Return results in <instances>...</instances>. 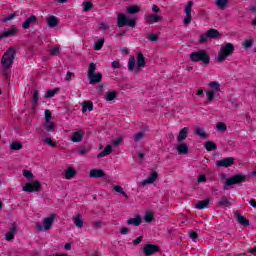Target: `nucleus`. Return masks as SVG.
<instances>
[{"label":"nucleus","mask_w":256,"mask_h":256,"mask_svg":"<svg viewBox=\"0 0 256 256\" xmlns=\"http://www.w3.org/2000/svg\"><path fill=\"white\" fill-rule=\"evenodd\" d=\"M189 236L192 239V241H197V232H189Z\"/></svg>","instance_id":"obj_58"},{"label":"nucleus","mask_w":256,"mask_h":256,"mask_svg":"<svg viewBox=\"0 0 256 256\" xmlns=\"http://www.w3.org/2000/svg\"><path fill=\"white\" fill-rule=\"evenodd\" d=\"M208 88L205 91L206 99L208 103H213L215 97H219V93H221V83L217 81H210L206 84Z\"/></svg>","instance_id":"obj_4"},{"label":"nucleus","mask_w":256,"mask_h":256,"mask_svg":"<svg viewBox=\"0 0 256 256\" xmlns=\"http://www.w3.org/2000/svg\"><path fill=\"white\" fill-rule=\"evenodd\" d=\"M247 175L240 173L236 174L228 179H226V182L224 183V189L227 190L231 185H237L239 183H245L247 181Z\"/></svg>","instance_id":"obj_10"},{"label":"nucleus","mask_w":256,"mask_h":256,"mask_svg":"<svg viewBox=\"0 0 256 256\" xmlns=\"http://www.w3.org/2000/svg\"><path fill=\"white\" fill-rule=\"evenodd\" d=\"M195 133H196V135H198L202 139H205V137H207V134H205V130L203 128H197L195 130Z\"/></svg>","instance_id":"obj_47"},{"label":"nucleus","mask_w":256,"mask_h":256,"mask_svg":"<svg viewBox=\"0 0 256 256\" xmlns=\"http://www.w3.org/2000/svg\"><path fill=\"white\" fill-rule=\"evenodd\" d=\"M44 115H45V123L51 121V118L53 117L51 110H45Z\"/></svg>","instance_id":"obj_51"},{"label":"nucleus","mask_w":256,"mask_h":256,"mask_svg":"<svg viewBox=\"0 0 256 256\" xmlns=\"http://www.w3.org/2000/svg\"><path fill=\"white\" fill-rule=\"evenodd\" d=\"M218 205L220 207H229V200L227 198H222L219 202Z\"/></svg>","instance_id":"obj_49"},{"label":"nucleus","mask_w":256,"mask_h":256,"mask_svg":"<svg viewBox=\"0 0 256 256\" xmlns=\"http://www.w3.org/2000/svg\"><path fill=\"white\" fill-rule=\"evenodd\" d=\"M104 44H105V39H103V38L96 41L95 45H94L95 51H99L100 49H102Z\"/></svg>","instance_id":"obj_43"},{"label":"nucleus","mask_w":256,"mask_h":256,"mask_svg":"<svg viewBox=\"0 0 256 256\" xmlns=\"http://www.w3.org/2000/svg\"><path fill=\"white\" fill-rule=\"evenodd\" d=\"M216 130L223 133V132L227 131V125H225V123H223V122H219L216 125Z\"/></svg>","instance_id":"obj_44"},{"label":"nucleus","mask_w":256,"mask_h":256,"mask_svg":"<svg viewBox=\"0 0 256 256\" xmlns=\"http://www.w3.org/2000/svg\"><path fill=\"white\" fill-rule=\"evenodd\" d=\"M145 65H147V63L145 62V56H143V53L137 54V63H135V56L129 57L128 70L132 71V73H140V71L145 69Z\"/></svg>","instance_id":"obj_3"},{"label":"nucleus","mask_w":256,"mask_h":256,"mask_svg":"<svg viewBox=\"0 0 256 256\" xmlns=\"http://www.w3.org/2000/svg\"><path fill=\"white\" fill-rule=\"evenodd\" d=\"M206 33L209 39H218V37H221V33L217 29H209Z\"/></svg>","instance_id":"obj_31"},{"label":"nucleus","mask_w":256,"mask_h":256,"mask_svg":"<svg viewBox=\"0 0 256 256\" xmlns=\"http://www.w3.org/2000/svg\"><path fill=\"white\" fill-rule=\"evenodd\" d=\"M10 149L12 151H19L20 149H23V144H21V142H12L10 145Z\"/></svg>","instance_id":"obj_41"},{"label":"nucleus","mask_w":256,"mask_h":256,"mask_svg":"<svg viewBox=\"0 0 256 256\" xmlns=\"http://www.w3.org/2000/svg\"><path fill=\"white\" fill-rule=\"evenodd\" d=\"M147 39H148V41H151L153 43L159 39V35H157L155 33H151L148 35Z\"/></svg>","instance_id":"obj_50"},{"label":"nucleus","mask_w":256,"mask_h":256,"mask_svg":"<svg viewBox=\"0 0 256 256\" xmlns=\"http://www.w3.org/2000/svg\"><path fill=\"white\" fill-rule=\"evenodd\" d=\"M57 221V214L51 213L42 219V222L36 223V230L38 233H47L53 229L54 223Z\"/></svg>","instance_id":"obj_2"},{"label":"nucleus","mask_w":256,"mask_h":256,"mask_svg":"<svg viewBox=\"0 0 256 256\" xmlns=\"http://www.w3.org/2000/svg\"><path fill=\"white\" fill-rule=\"evenodd\" d=\"M32 105L33 107H37L39 105V90H34Z\"/></svg>","instance_id":"obj_40"},{"label":"nucleus","mask_w":256,"mask_h":256,"mask_svg":"<svg viewBox=\"0 0 256 256\" xmlns=\"http://www.w3.org/2000/svg\"><path fill=\"white\" fill-rule=\"evenodd\" d=\"M117 25L118 27H136L137 20L135 18H130L124 13L118 14L117 18Z\"/></svg>","instance_id":"obj_8"},{"label":"nucleus","mask_w":256,"mask_h":256,"mask_svg":"<svg viewBox=\"0 0 256 256\" xmlns=\"http://www.w3.org/2000/svg\"><path fill=\"white\" fill-rule=\"evenodd\" d=\"M35 23H37V16L32 15V16L28 17L26 19V21H24V23L22 24V27L24 29H29V27H31V25H33Z\"/></svg>","instance_id":"obj_24"},{"label":"nucleus","mask_w":256,"mask_h":256,"mask_svg":"<svg viewBox=\"0 0 256 256\" xmlns=\"http://www.w3.org/2000/svg\"><path fill=\"white\" fill-rule=\"evenodd\" d=\"M75 175H77V170H75L73 167H68L64 172V178L67 180L73 179Z\"/></svg>","instance_id":"obj_26"},{"label":"nucleus","mask_w":256,"mask_h":256,"mask_svg":"<svg viewBox=\"0 0 256 256\" xmlns=\"http://www.w3.org/2000/svg\"><path fill=\"white\" fill-rule=\"evenodd\" d=\"M114 191L116 193H119V195H122L123 197H125V199H129V195H127V192H125V190H123V187L122 186H119V185H115L113 187Z\"/></svg>","instance_id":"obj_34"},{"label":"nucleus","mask_w":256,"mask_h":256,"mask_svg":"<svg viewBox=\"0 0 256 256\" xmlns=\"http://www.w3.org/2000/svg\"><path fill=\"white\" fill-rule=\"evenodd\" d=\"M209 199H205L203 201H198L195 205L196 209H206L209 206Z\"/></svg>","instance_id":"obj_36"},{"label":"nucleus","mask_w":256,"mask_h":256,"mask_svg":"<svg viewBox=\"0 0 256 256\" xmlns=\"http://www.w3.org/2000/svg\"><path fill=\"white\" fill-rule=\"evenodd\" d=\"M228 0H216V5L219 9H225L227 7Z\"/></svg>","instance_id":"obj_45"},{"label":"nucleus","mask_w":256,"mask_h":256,"mask_svg":"<svg viewBox=\"0 0 256 256\" xmlns=\"http://www.w3.org/2000/svg\"><path fill=\"white\" fill-rule=\"evenodd\" d=\"M195 3L193 1H188L184 6V19H183V25L187 26L191 24V21H193V16L191 15L193 11V6Z\"/></svg>","instance_id":"obj_11"},{"label":"nucleus","mask_w":256,"mask_h":256,"mask_svg":"<svg viewBox=\"0 0 256 256\" xmlns=\"http://www.w3.org/2000/svg\"><path fill=\"white\" fill-rule=\"evenodd\" d=\"M128 233H129V228H127V227L121 228V230H120L121 235H127Z\"/></svg>","instance_id":"obj_62"},{"label":"nucleus","mask_w":256,"mask_h":256,"mask_svg":"<svg viewBox=\"0 0 256 256\" xmlns=\"http://www.w3.org/2000/svg\"><path fill=\"white\" fill-rule=\"evenodd\" d=\"M61 49L59 48V46H54L51 48V55H59Z\"/></svg>","instance_id":"obj_53"},{"label":"nucleus","mask_w":256,"mask_h":256,"mask_svg":"<svg viewBox=\"0 0 256 256\" xmlns=\"http://www.w3.org/2000/svg\"><path fill=\"white\" fill-rule=\"evenodd\" d=\"M207 182V177L205 175H200L198 177V183H206Z\"/></svg>","instance_id":"obj_57"},{"label":"nucleus","mask_w":256,"mask_h":256,"mask_svg":"<svg viewBox=\"0 0 256 256\" xmlns=\"http://www.w3.org/2000/svg\"><path fill=\"white\" fill-rule=\"evenodd\" d=\"M153 212H146V214L144 215V221L146 223H151V221H153Z\"/></svg>","instance_id":"obj_46"},{"label":"nucleus","mask_w":256,"mask_h":256,"mask_svg":"<svg viewBox=\"0 0 256 256\" xmlns=\"http://www.w3.org/2000/svg\"><path fill=\"white\" fill-rule=\"evenodd\" d=\"M159 11H161V9L159 8V6L157 5H152V12L153 13H159Z\"/></svg>","instance_id":"obj_63"},{"label":"nucleus","mask_w":256,"mask_h":256,"mask_svg":"<svg viewBox=\"0 0 256 256\" xmlns=\"http://www.w3.org/2000/svg\"><path fill=\"white\" fill-rule=\"evenodd\" d=\"M47 145H49V147H56L57 144H55V142H53V140L51 138H45L44 140Z\"/></svg>","instance_id":"obj_55"},{"label":"nucleus","mask_w":256,"mask_h":256,"mask_svg":"<svg viewBox=\"0 0 256 256\" xmlns=\"http://www.w3.org/2000/svg\"><path fill=\"white\" fill-rule=\"evenodd\" d=\"M145 255H153L159 251V246L153 244H146L143 248Z\"/></svg>","instance_id":"obj_21"},{"label":"nucleus","mask_w":256,"mask_h":256,"mask_svg":"<svg viewBox=\"0 0 256 256\" xmlns=\"http://www.w3.org/2000/svg\"><path fill=\"white\" fill-rule=\"evenodd\" d=\"M236 217H237L238 223H240V225H243L244 227H247V225H249V220H247V218H245L243 215L236 214Z\"/></svg>","instance_id":"obj_38"},{"label":"nucleus","mask_w":256,"mask_h":256,"mask_svg":"<svg viewBox=\"0 0 256 256\" xmlns=\"http://www.w3.org/2000/svg\"><path fill=\"white\" fill-rule=\"evenodd\" d=\"M143 223V218L141 216H136L135 218H129L127 221L128 225H132L133 227H139Z\"/></svg>","instance_id":"obj_25"},{"label":"nucleus","mask_w":256,"mask_h":256,"mask_svg":"<svg viewBox=\"0 0 256 256\" xmlns=\"http://www.w3.org/2000/svg\"><path fill=\"white\" fill-rule=\"evenodd\" d=\"M60 91H61V89H59V88L48 90L45 93L44 97H45V99H51L52 97H55V95H57V93H59Z\"/></svg>","instance_id":"obj_32"},{"label":"nucleus","mask_w":256,"mask_h":256,"mask_svg":"<svg viewBox=\"0 0 256 256\" xmlns=\"http://www.w3.org/2000/svg\"><path fill=\"white\" fill-rule=\"evenodd\" d=\"M159 21H163V17L159 14H146L145 15V22L148 25H153L154 23H159Z\"/></svg>","instance_id":"obj_15"},{"label":"nucleus","mask_w":256,"mask_h":256,"mask_svg":"<svg viewBox=\"0 0 256 256\" xmlns=\"http://www.w3.org/2000/svg\"><path fill=\"white\" fill-rule=\"evenodd\" d=\"M175 150L177 151L178 155H188L189 153V145L185 142H178L175 146Z\"/></svg>","instance_id":"obj_17"},{"label":"nucleus","mask_w":256,"mask_h":256,"mask_svg":"<svg viewBox=\"0 0 256 256\" xmlns=\"http://www.w3.org/2000/svg\"><path fill=\"white\" fill-rule=\"evenodd\" d=\"M235 163V158L229 157L226 159L216 161L217 167H231Z\"/></svg>","instance_id":"obj_19"},{"label":"nucleus","mask_w":256,"mask_h":256,"mask_svg":"<svg viewBox=\"0 0 256 256\" xmlns=\"http://www.w3.org/2000/svg\"><path fill=\"white\" fill-rule=\"evenodd\" d=\"M78 153H79L80 155H86V153H87V148H85V147H80V148L78 149Z\"/></svg>","instance_id":"obj_60"},{"label":"nucleus","mask_w":256,"mask_h":256,"mask_svg":"<svg viewBox=\"0 0 256 256\" xmlns=\"http://www.w3.org/2000/svg\"><path fill=\"white\" fill-rule=\"evenodd\" d=\"M157 179H159V174L157 172H151L148 178L140 182V185L142 187H146V185H153Z\"/></svg>","instance_id":"obj_14"},{"label":"nucleus","mask_w":256,"mask_h":256,"mask_svg":"<svg viewBox=\"0 0 256 256\" xmlns=\"http://www.w3.org/2000/svg\"><path fill=\"white\" fill-rule=\"evenodd\" d=\"M22 175L25 179H27V181H33L35 179V175H33V172H31V170H23Z\"/></svg>","instance_id":"obj_33"},{"label":"nucleus","mask_w":256,"mask_h":256,"mask_svg":"<svg viewBox=\"0 0 256 256\" xmlns=\"http://www.w3.org/2000/svg\"><path fill=\"white\" fill-rule=\"evenodd\" d=\"M111 153H113V146L107 145L104 150L97 155V158L101 159L107 157V155H111Z\"/></svg>","instance_id":"obj_27"},{"label":"nucleus","mask_w":256,"mask_h":256,"mask_svg":"<svg viewBox=\"0 0 256 256\" xmlns=\"http://www.w3.org/2000/svg\"><path fill=\"white\" fill-rule=\"evenodd\" d=\"M99 29H101L102 31H107V29H109V24L107 22H100Z\"/></svg>","instance_id":"obj_52"},{"label":"nucleus","mask_w":256,"mask_h":256,"mask_svg":"<svg viewBox=\"0 0 256 256\" xmlns=\"http://www.w3.org/2000/svg\"><path fill=\"white\" fill-rule=\"evenodd\" d=\"M117 98V92L115 90L108 91L104 95L105 101H114Z\"/></svg>","instance_id":"obj_30"},{"label":"nucleus","mask_w":256,"mask_h":256,"mask_svg":"<svg viewBox=\"0 0 256 256\" xmlns=\"http://www.w3.org/2000/svg\"><path fill=\"white\" fill-rule=\"evenodd\" d=\"M44 129L48 133H53L55 131V123L53 121L45 122Z\"/></svg>","instance_id":"obj_35"},{"label":"nucleus","mask_w":256,"mask_h":256,"mask_svg":"<svg viewBox=\"0 0 256 256\" xmlns=\"http://www.w3.org/2000/svg\"><path fill=\"white\" fill-rule=\"evenodd\" d=\"M15 17H17V12H12L9 15L5 16L2 19L3 23H8V21H13V19H15Z\"/></svg>","instance_id":"obj_42"},{"label":"nucleus","mask_w":256,"mask_h":256,"mask_svg":"<svg viewBox=\"0 0 256 256\" xmlns=\"http://www.w3.org/2000/svg\"><path fill=\"white\" fill-rule=\"evenodd\" d=\"M97 66L95 63H91L88 67V79L90 81V85H95V83H101V79H103V75L101 73H96L95 71Z\"/></svg>","instance_id":"obj_9"},{"label":"nucleus","mask_w":256,"mask_h":256,"mask_svg":"<svg viewBox=\"0 0 256 256\" xmlns=\"http://www.w3.org/2000/svg\"><path fill=\"white\" fill-rule=\"evenodd\" d=\"M121 64L119 63V61H113L112 62V68L113 69H120Z\"/></svg>","instance_id":"obj_59"},{"label":"nucleus","mask_w":256,"mask_h":256,"mask_svg":"<svg viewBox=\"0 0 256 256\" xmlns=\"http://www.w3.org/2000/svg\"><path fill=\"white\" fill-rule=\"evenodd\" d=\"M249 205H251V207H253L254 209H256V201H255V199H251V200L249 201Z\"/></svg>","instance_id":"obj_64"},{"label":"nucleus","mask_w":256,"mask_h":256,"mask_svg":"<svg viewBox=\"0 0 256 256\" xmlns=\"http://www.w3.org/2000/svg\"><path fill=\"white\" fill-rule=\"evenodd\" d=\"M188 135H189V128L188 127L182 128L177 136V142L181 143V142L185 141V139H187Z\"/></svg>","instance_id":"obj_23"},{"label":"nucleus","mask_w":256,"mask_h":256,"mask_svg":"<svg viewBox=\"0 0 256 256\" xmlns=\"http://www.w3.org/2000/svg\"><path fill=\"white\" fill-rule=\"evenodd\" d=\"M72 221L77 229H83V225H85V221L83 220V215L81 213L73 216Z\"/></svg>","instance_id":"obj_18"},{"label":"nucleus","mask_w":256,"mask_h":256,"mask_svg":"<svg viewBox=\"0 0 256 256\" xmlns=\"http://www.w3.org/2000/svg\"><path fill=\"white\" fill-rule=\"evenodd\" d=\"M123 143V138H116L113 140V145H121Z\"/></svg>","instance_id":"obj_61"},{"label":"nucleus","mask_w":256,"mask_h":256,"mask_svg":"<svg viewBox=\"0 0 256 256\" xmlns=\"http://www.w3.org/2000/svg\"><path fill=\"white\" fill-rule=\"evenodd\" d=\"M17 50L15 47H10L2 56V67H3V75L7 77L9 75V69L13 67V61H15V54Z\"/></svg>","instance_id":"obj_1"},{"label":"nucleus","mask_w":256,"mask_h":256,"mask_svg":"<svg viewBox=\"0 0 256 256\" xmlns=\"http://www.w3.org/2000/svg\"><path fill=\"white\" fill-rule=\"evenodd\" d=\"M82 7H83V13H87V12L91 11V9H93V2L84 1L82 3Z\"/></svg>","instance_id":"obj_37"},{"label":"nucleus","mask_w":256,"mask_h":256,"mask_svg":"<svg viewBox=\"0 0 256 256\" xmlns=\"http://www.w3.org/2000/svg\"><path fill=\"white\" fill-rule=\"evenodd\" d=\"M143 132H138L135 136H134V141H140V139H143Z\"/></svg>","instance_id":"obj_56"},{"label":"nucleus","mask_w":256,"mask_h":256,"mask_svg":"<svg viewBox=\"0 0 256 256\" xmlns=\"http://www.w3.org/2000/svg\"><path fill=\"white\" fill-rule=\"evenodd\" d=\"M141 12V6L137 5V4H133V5H128L126 7V13L128 15H135L137 13Z\"/></svg>","instance_id":"obj_22"},{"label":"nucleus","mask_w":256,"mask_h":256,"mask_svg":"<svg viewBox=\"0 0 256 256\" xmlns=\"http://www.w3.org/2000/svg\"><path fill=\"white\" fill-rule=\"evenodd\" d=\"M19 29L16 27L8 28L0 32V39H7V37H15Z\"/></svg>","instance_id":"obj_13"},{"label":"nucleus","mask_w":256,"mask_h":256,"mask_svg":"<svg viewBox=\"0 0 256 256\" xmlns=\"http://www.w3.org/2000/svg\"><path fill=\"white\" fill-rule=\"evenodd\" d=\"M233 51H235V46H233V44L231 43H226L225 45L221 46L218 56L216 58L217 62L223 63V61H225L229 57V55L233 53Z\"/></svg>","instance_id":"obj_6"},{"label":"nucleus","mask_w":256,"mask_h":256,"mask_svg":"<svg viewBox=\"0 0 256 256\" xmlns=\"http://www.w3.org/2000/svg\"><path fill=\"white\" fill-rule=\"evenodd\" d=\"M43 188V183L38 180H30L22 185L24 193H38Z\"/></svg>","instance_id":"obj_7"},{"label":"nucleus","mask_w":256,"mask_h":256,"mask_svg":"<svg viewBox=\"0 0 256 256\" xmlns=\"http://www.w3.org/2000/svg\"><path fill=\"white\" fill-rule=\"evenodd\" d=\"M204 147L207 151H215V149H217V144H215V142H205Z\"/></svg>","instance_id":"obj_39"},{"label":"nucleus","mask_w":256,"mask_h":256,"mask_svg":"<svg viewBox=\"0 0 256 256\" xmlns=\"http://www.w3.org/2000/svg\"><path fill=\"white\" fill-rule=\"evenodd\" d=\"M190 60L193 63L201 62L204 65H209V63H211V56H209V53L206 52V50H198L190 54Z\"/></svg>","instance_id":"obj_5"},{"label":"nucleus","mask_w":256,"mask_h":256,"mask_svg":"<svg viewBox=\"0 0 256 256\" xmlns=\"http://www.w3.org/2000/svg\"><path fill=\"white\" fill-rule=\"evenodd\" d=\"M207 41H209V35L207 34V32L205 34L200 35L198 43H207Z\"/></svg>","instance_id":"obj_48"},{"label":"nucleus","mask_w":256,"mask_h":256,"mask_svg":"<svg viewBox=\"0 0 256 256\" xmlns=\"http://www.w3.org/2000/svg\"><path fill=\"white\" fill-rule=\"evenodd\" d=\"M82 106V113H87V111H93V102L92 101H86L81 104Z\"/></svg>","instance_id":"obj_29"},{"label":"nucleus","mask_w":256,"mask_h":256,"mask_svg":"<svg viewBox=\"0 0 256 256\" xmlns=\"http://www.w3.org/2000/svg\"><path fill=\"white\" fill-rule=\"evenodd\" d=\"M15 235H17V223L13 222L10 225L9 231L5 234V239L7 241H13L15 239Z\"/></svg>","instance_id":"obj_16"},{"label":"nucleus","mask_w":256,"mask_h":256,"mask_svg":"<svg viewBox=\"0 0 256 256\" xmlns=\"http://www.w3.org/2000/svg\"><path fill=\"white\" fill-rule=\"evenodd\" d=\"M89 177L90 179H99L101 177H105V172L103 169L93 168L90 170Z\"/></svg>","instance_id":"obj_20"},{"label":"nucleus","mask_w":256,"mask_h":256,"mask_svg":"<svg viewBox=\"0 0 256 256\" xmlns=\"http://www.w3.org/2000/svg\"><path fill=\"white\" fill-rule=\"evenodd\" d=\"M251 45H253V39H248L243 43V47H245V49H249Z\"/></svg>","instance_id":"obj_54"},{"label":"nucleus","mask_w":256,"mask_h":256,"mask_svg":"<svg viewBox=\"0 0 256 256\" xmlns=\"http://www.w3.org/2000/svg\"><path fill=\"white\" fill-rule=\"evenodd\" d=\"M47 25L48 27H57V25H59V18L56 16H48Z\"/></svg>","instance_id":"obj_28"},{"label":"nucleus","mask_w":256,"mask_h":256,"mask_svg":"<svg viewBox=\"0 0 256 256\" xmlns=\"http://www.w3.org/2000/svg\"><path fill=\"white\" fill-rule=\"evenodd\" d=\"M84 137L85 131H83V129H80L72 133L70 141H72V143H81Z\"/></svg>","instance_id":"obj_12"}]
</instances>
